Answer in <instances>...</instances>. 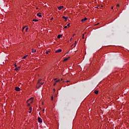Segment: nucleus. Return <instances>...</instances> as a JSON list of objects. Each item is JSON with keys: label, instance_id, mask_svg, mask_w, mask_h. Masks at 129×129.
Wrapping results in <instances>:
<instances>
[{"label": "nucleus", "instance_id": "1", "mask_svg": "<svg viewBox=\"0 0 129 129\" xmlns=\"http://www.w3.org/2000/svg\"><path fill=\"white\" fill-rule=\"evenodd\" d=\"M15 90L16 91H21V88H20L19 87H15Z\"/></svg>", "mask_w": 129, "mask_h": 129}, {"label": "nucleus", "instance_id": "2", "mask_svg": "<svg viewBox=\"0 0 129 129\" xmlns=\"http://www.w3.org/2000/svg\"><path fill=\"white\" fill-rule=\"evenodd\" d=\"M38 122H43V120H42V118H41L40 117H38Z\"/></svg>", "mask_w": 129, "mask_h": 129}, {"label": "nucleus", "instance_id": "3", "mask_svg": "<svg viewBox=\"0 0 129 129\" xmlns=\"http://www.w3.org/2000/svg\"><path fill=\"white\" fill-rule=\"evenodd\" d=\"M62 19H64V22H67V19H69L68 17L63 16Z\"/></svg>", "mask_w": 129, "mask_h": 129}, {"label": "nucleus", "instance_id": "4", "mask_svg": "<svg viewBox=\"0 0 129 129\" xmlns=\"http://www.w3.org/2000/svg\"><path fill=\"white\" fill-rule=\"evenodd\" d=\"M60 52H62V49H58L55 51V53H60Z\"/></svg>", "mask_w": 129, "mask_h": 129}, {"label": "nucleus", "instance_id": "5", "mask_svg": "<svg viewBox=\"0 0 129 129\" xmlns=\"http://www.w3.org/2000/svg\"><path fill=\"white\" fill-rule=\"evenodd\" d=\"M63 8H64L63 6H60V7H58L57 9H58V10H59V11H60V10L62 9Z\"/></svg>", "mask_w": 129, "mask_h": 129}, {"label": "nucleus", "instance_id": "6", "mask_svg": "<svg viewBox=\"0 0 129 129\" xmlns=\"http://www.w3.org/2000/svg\"><path fill=\"white\" fill-rule=\"evenodd\" d=\"M37 16H38V17H39V18H42V15H41L40 13H37Z\"/></svg>", "mask_w": 129, "mask_h": 129}, {"label": "nucleus", "instance_id": "7", "mask_svg": "<svg viewBox=\"0 0 129 129\" xmlns=\"http://www.w3.org/2000/svg\"><path fill=\"white\" fill-rule=\"evenodd\" d=\"M86 20H87V19L86 18H85L83 19L81 21H82V22H85V21H86Z\"/></svg>", "mask_w": 129, "mask_h": 129}, {"label": "nucleus", "instance_id": "8", "mask_svg": "<svg viewBox=\"0 0 129 129\" xmlns=\"http://www.w3.org/2000/svg\"><path fill=\"white\" fill-rule=\"evenodd\" d=\"M70 58V57H69L68 58H66L63 60L64 62H66V61H68V60Z\"/></svg>", "mask_w": 129, "mask_h": 129}, {"label": "nucleus", "instance_id": "9", "mask_svg": "<svg viewBox=\"0 0 129 129\" xmlns=\"http://www.w3.org/2000/svg\"><path fill=\"white\" fill-rule=\"evenodd\" d=\"M32 53H36V49H32Z\"/></svg>", "mask_w": 129, "mask_h": 129}, {"label": "nucleus", "instance_id": "10", "mask_svg": "<svg viewBox=\"0 0 129 129\" xmlns=\"http://www.w3.org/2000/svg\"><path fill=\"white\" fill-rule=\"evenodd\" d=\"M61 37H62V35H58L57 36V39H60V38H61Z\"/></svg>", "mask_w": 129, "mask_h": 129}, {"label": "nucleus", "instance_id": "11", "mask_svg": "<svg viewBox=\"0 0 129 129\" xmlns=\"http://www.w3.org/2000/svg\"><path fill=\"white\" fill-rule=\"evenodd\" d=\"M95 94H98V91L95 90Z\"/></svg>", "mask_w": 129, "mask_h": 129}, {"label": "nucleus", "instance_id": "12", "mask_svg": "<svg viewBox=\"0 0 129 129\" xmlns=\"http://www.w3.org/2000/svg\"><path fill=\"white\" fill-rule=\"evenodd\" d=\"M32 99H33V98H31L30 99L28 100L27 101V103H28V102H29V101H30V100H32Z\"/></svg>", "mask_w": 129, "mask_h": 129}, {"label": "nucleus", "instance_id": "13", "mask_svg": "<svg viewBox=\"0 0 129 129\" xmlns=\"http://www.w3.org/2000/svg\"><path fill=\"white\" fill-rule=\"evenodd\" d=\"M39 20H38L37 19H33V22H38Z\"/></svg>", "mask_w": 129, "mask_h": 129}, {"label": "nucleus", "instance_id": "14", "mask_svg": "<svg viewBox=\"0 0 129 129\" xmlns=\"http://www.w3.org/2000/svg\"><path fill=\"white\" fill-rule=\"evenodd\" d=\"M28 56V55H25L23 58L22 59H26V58H27V56Z\"/></svg>", "mask_w": 129, "mask_h": 129}, {"label": "nucleus", "instance_id": "15", "mask_svg": "<svg viewBox=\"0 0 129 129\" xmlns=\"http://www.w3.org/2000/svg\"><path fill=\"white\" fill-rule=\"evenodd\" d=\"M56 80H57V79H54V81H55V82H59V81H60V80H58L57 81H56Z\"/></svg>", "mask_w": 129, "mask_h": 129}, {"label": "nucleus", "instance_id": "16", "mask_svg": "<svg viewBox=\"0 0 129 129\" xmlns=\"http://www.w3.org/2000/svg\"><path fill=\"white\" fill-rule=\"evenodd\" d=\"M41 81H42V80L41 79H39L38 80V83L39 84L41 82Z\"/></svg>", "mask_w": 129, "mask_h": 129}, {"label": "nucleus", "instance_id": "17", "mask_svg": "<svg viewBox=\"0 0 129 129\" xmlns=\"http://www.w3.org/2000/svg\"><path fill=\"white\" fill-rule=\"evenodd\" d=\"M28 30H29V28L28 27L26 28V29H25L26 32H27Z\"/></svg>", "mask_w": 129, "mask_h": 129}, {"label": "nucleus", "instance_id": "18", "mask_svg": "<svg viewBox=\"0 0 129 129\" xmlns=\"http://www.w3.org/2000/svg\"><path fill=\"white\" fill-rule=\"evenodd\" d=\"M14 70H15V71H18V70H19V69L17 68H16Z\"/></svg>", "mask_w": 129, "mask_h": 129}, {"label": "nucleus", "instance_id": "19", "mask_svg": "<svg viewBox=\"0 0 129 129\" xmlns=\"http://www.w3.org/2000/svg\"><path fill=\"white\" fill-rule=\"evenodd\" d=\"M29 110H30V111H32V107H30L29 108Z\"/></svg>", "mask_w": 129, "mask_h": 129}, {"label": "nucleus", "instance_id": "20", "mask_svg": "<svg viewBox=\"0 0 129 129\" xmlns=\"http://www.w3.org/2000/svg\"><path fill=\"white\" fill-rule=\"evenodd\" d=\"M74 45H75L74 46V47H75V46H76V41H75V43H74Z\"/></svg>", "mask_w": 129, "mask_h": 129}, {"label": "nucleus", "instance_id": "21", "mask_svg": "<svg viewBox=\"0 0 129 129\" xmlns=\"http://www.w3.org/2000/svg\"><path fill=\"white\" fill-rule=\"evenodd\" d=\"M68 27H70V23H69L68 25H67Z\"/></svg>", "mask_w": 129, "mask_h": 129}, {"label": "nucleus", "instance_id": "22", "mask_svg": "<svg viewBox=\"0 0 129 129\" xmlns=\"http://www.w3.org/2000/svg\"><path fill=\"white\" fill-rule=\"evenodd\" d=\"M14 66H15V67H17V63H15Z\"/></svg>", "mask_w": 129, "mask_h": 129}, {"label": "nucleus", "instance_id": "23", "mask_svg": "<svg viewBox=\"0 0 129 129\" xmlns=\"http://www.w3.org/2000/svg\"><path fill=\"white\" fill-rule=\"evenodd\" d=\"M49 51H46V54H49Z\"/></svg>", "mask_w": 129, "mask_h": 129}, {"label": "nucleus", "instance_id": "24", "mask_svg": "<svg viewBox=\"0 0 129 129\" xmlns=\"http://www.w3.org/2000/svg\"><path fill=\"white\" fill-rule=\"evenodd\" d=\"M25 28H26L25 27H23L22 29V30L24 31V30H25Z\"/></svg>", "mask_w": 129, "mask_h": 129}, {"label": "nucleus", "instance_id": "25", "mask_svg": "<svg viewBox=\"0 0 129 129\" xmlns=\"http://www.w3.org/2000/svg\"><path fill=\"white\" fill-rule=\"evenodd\" d=\"M99 7V6L97 7H95V9H99V8H98Z\"/></svg>", "mask_w": 129, "mask_h": 129}, {"label": "nucleus", "instance_id": "26", "mask_svg": "<svg viewBox=\"0 0 129 129\" xmlns=\"http://www.w3.org/2000/svg\"><path fill=\"white\" fill-rule=\"evenodd\" d=\"M27 106H30V103L27 104Z\"/></svg>", "mask_w": 129, "mask_h": 129}, {"label": "nucleus", "instance_id": "27", "mask_svg": "<svg viewBox=\"0 0 129 129\" xmlns=\"http://www.w3.org/2000/svg\"><path fill=\"white\" fill-rule=\"evenodd\" d=\"M64 29H67V26H64Z\"/></svg>", "mask_w": 129, "mask_h": 129}, {"label": "nucleus", "instance_id": "28", "mask_svg": "<svg viewBox=\"0 0 129 129\" xmlns=\"http://www.w3.org/2000/svg\"><path fill=\"white\" fill-rule=\"evenodd\" d=\"M17 68H18V69H20V68H21V66L18 67Z\"/></svg>", "mask_w": 129, "mask_h": 129}, {"label": "nucleus", "instance_id": "29", "mask_svg": "<svg viewBox=\"0 0 129 129\" xmlns=\"http://www.w3.org/2000/svg\"><path fill=\"white\" fill-rule=\"evenodd\" d=\"M53 97H51V100H53Z\"/></svg>", "mask_w": 129, "mask_h": 129}, {"label": "nucleus", "instance_id": "30", "mask_svg": "<svg viewBox=\"0 0 129 129\" xmlns=\"http://www.w3.org/2000/svg\"><path fill=\"white\" fill-rule=\"evenodd\" d=\"M83 39H84V34L83 35Z\"/></svg>", "mask_w": 129, "mask_h": 129}, {"label": "nucleus", "instance_id": "31", "mask_svg": "<svg viewBox=\"0 0 129 129\" xmlns=\"http://www.w3.org/2000/svg\"><path fill=\"white\" fill-rule=\"evenodd\" d=\"M53 85H54V86H55V85H56V83H54L53 84Z\"/></svg>", "mask_w": 129, "mask_h": 129}, {"label": "nucleus", "instance_id": "32", "mask_svg": "<svg viewBox=\"0 0 129 129\" xmlns=\"http://www.w3.org/2000/svg\"><path fill=\"white\" fill-rule=\"evenodd\" d=\"M29 112V113H32V111L30 110V111Z\"/></svg>", "mask_w": 129, "mask_h": 129}, {"label": "nucleus", "instance_id": "33", "mask_svg": "<svg viewBox=\"0 0 129 129\" xmlns=\"http://www.w3.org/2000/svg\"><path fill=\"white\" fill-rule=\"evenodd\" d=\"M33 103V101H31L30 103Z\"/></svg>", "mask_w": 129, "mask_h": 129}, {"label": "nucleus", "instance_id": "34", "mask_svg": "<svg viewBox=\"0 0 129 129\" xmlns=\"http://www.w3.org/2000/svg\"><path fill=\"white\" fill-rule=\"evenodd\" d=\"M117 7H119V5H117Z\"/></svg>", "mask_w": 129, "mask_h": 129}, {"label": "nucleus", "instance_id": "35", "mask_svg": "<svg viewBox=\"0 0 129 129\" xmlns=\"http://www.w3.org/2000/svg\"><path fill=\"white\" fill-rule=\"evenodd\" d=\"M43 84H44V82L42 83L41 84V85H43Z\"/></svg>", "mask_w": 129, "mask_h": 129}, {"label": "nucleus", "instance_id": "36", "mask_svg": "<svg viewBox=\"0 0 129 129\" xmlns=\"http://www.w3.org/2000/svg\"><path fill=\"white\" fill-rule=\"evenodd\" d=\"M53 91H54V92H55V89H53Z\"/></svg>", "mask_w": 129, "mask_h": 129}, {"label": "nucleus", "instance_id": "37", "mask_svg": "<svg viewBox=\"0 0 129 129\" xmlns=\"http://www.w3.org/2000/svg\"><path fill=\"white\" fill-rule=\"evenodd\" d=\"M50 20L52 21V20H53V18H51Z\"/></svg>", "mask_w": 129, "mask_h": 129}, {"label": "nucleus", "instance_id": "38", "mask_svg": "<svg viewBox=\"0 0 129 129\" xmlns=\"http://www.w3.org/2000/svg\"><path fill=\"white\" fill-rule=\"evenodd\" d=\"M39 87H40V86H41V85L39 84Z\"/></svg>", "mask_w": 129, "mask_h": 129}, {"label": "nucleus", "instance_id": "39", "mask_svg": "<svg viewBox=\"0 0 129 129\" xmlns=\"http://www.w3.org/2000/svg\"><path fill=\"white\" fill-rule=\"evenodd\" d=\"M71 40H72V38H71V40H70V41H71Z\"/></svg>", "mask_w": 129, "mask_h": 129}, {"label": "nucleus", "instance_id": "40", "mask_svg": "<svg viewBox=\"0 0 129 129\" xmlns=\"http://www.w3.org/2000/svg\"><path fill=\"white\" fill-rule=\"evenodd\" d=\"M113 9V7H112V10Z\"/></svg>", "mask_w": 129, "mask_h": 129}, {"label": "nucleus", "instance_id": "41", "mask_svg": "<svg viewBox=\"0 0 129 129\" xmlns=\"http://www.w3.org/2000/svg\"><path fill=\"white\" fill-rule=\"evenodd\" d=\"M67 82H69V81H67Z\"/></svg>", "mask_w": 129, "mask_h": 129}]
</instances>
